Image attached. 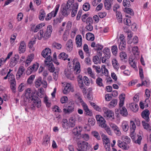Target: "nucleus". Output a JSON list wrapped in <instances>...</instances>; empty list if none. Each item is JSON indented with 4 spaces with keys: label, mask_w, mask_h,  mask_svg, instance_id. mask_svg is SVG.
I'll return each mask as SVG.
<instances>
[{
    "label": "nucleus",
    "mask_w": 151,
    "mask_h": 151,
    "mask_svg": "<svg viewBox=\"0 0 151 151\" xmlns=\"http://www.w3.org/2000/svg\"><path fill=\"white\" fill-rule=\"evenodd\" d=\"M116 16L118 22L120 23H122V18L121 12L119 11H116Z\"/></svg>",
    "instance_id": "nucleus-36"
},
{
    "label": "nucleus",
    "mask_w": 151,
    "mask_h": 151,
    "mask_svg": "<svg viewBox=\"0 0 151 151\" xmlns=\"http://www.w3.org/2000/svg\"><path fill=\"white\" fill-rule=\"evenodd\" d=\"M98 124L99 126L104 128L107 132L110 131V127L107 125L105 119L100 115H97L96 116Z\"/></svg>",
    "instance_id": "nucleus-2"
},
{
    "label": "nucleus",
    "mask_w": 151,
    "mask_h": 151,
    "mask_svg": "<svg viewBox=\"0 0 151 151\" xmlns=\"http://www.w3.org/2000/svg\"><path fill=\"white\" fill-rule=\"evenodd\" d=\"M103 112V116L107 119L112 120L114 119V112L109 109L107 108L104 107L102 109Z\"/></svg>",
    "instance_id": "nucleus-4"
},
{
    "label": "nucleus",
    "mask_w": 151,
    "mask_h": 151,
    "mask_svg": "<svg viewBox=\"0 0 151 151\" xmlns=\"http://www.w3.org/2000/svg\"><path fill=\"white\" fill-rule=\"evenodd\" d=\"M78 151H85L86 150L88 146V143L85 141H79L77 143Z\"/></svg>",
    "instance_id": "nucleus-6"
},
{
    "label": "nucleus",
    "mask_w": 151,
    "mask_h": 151,
    "mask_svg": "<svg viewBox=\"0 0 151 151\" xmlns=\"http://www.w3.org/2000/svg\"><path fill=\"white\" fill-rule=\"evenodd\" d=\"M76 95L77 96V98L79 101V102L81 103V104L82 106L86 104L82 100L81 96L79 95H78L77 94H76Z\"/></svg>",
    "instance_id": "nucleus-54"
},
{
    "label": "nucleus",
    "mask_w": 151,
    "mask_h": 151,
    "mask_svg": "<svg viewBox=\"0 0 151 151\" xmlns=\"http://www.w3.org/2000/svg\"><path fill=\"white\" fill-rule=\"evenodd\" d=\"M112 64L114 68L118 70L119 67V65L117 60L115 58H113L112 60Z\"/></svg>",
    "instance_id": "nucleus-28"
},
{
    "label": "nucleus",
    "mask_w": 151,
    "mask_h": 151,
    "mask_svg": "<svg viewBox=\"0 0 151 151\" xmlns=\"http://www.w3.org/2000/svg\"><path fill=\"white\" fill-rule=\"evenodd\" d=\"M74 108V104L73 101H70L68 104L67 109L64 108L63 111L65 114L70 113L73 111Z\"/></svg>",
    "instance_id": "nucleus-7"
},
{
    "label": "nucleus",
    "mask_w": 151,
    "mask_h": 151,
    "mask_svg": "<svg viewBox=\"0 0 151 151\" xmlns=\"http://www.w3.org/2000/svg\"><path fill=\"white\" fill-rule=\"evenodd\" d=\"M130 123V129L131 130V132H134L136 128V125L134 122L133 121H131Z\"/></svg>",
    "instance_id": "nucleus-47"
},
{
    "label": "nucleus",
    "mask_w": 151,
    "mask_h": 151,
    "mask_svg": "<svg viewBox=\"0 0 151 151\" xmlns=\"http://www.w3.org/2000/svg\"><path fill=\"white\" fill-rule=\"evenodd\" d=\"M126 12L127 14H129L133 16L134 15V12L133 10L130 8H128L127 9Z\"/></svg>",
    "instance_id": "nucleus-64"
},
{
    "label": "nucleus",
    "mask_w": 151,
    "mask_h": 151,
    "mask_svg": "<svg viewBox=\"0 0 151 151\" xmlns=\"http://www.w3.org/2000/svg\"><path fill=\"white\" fill-rule=\"evenodd\" d=\"M117 103V99H113L109 103V108H112L115 107Z\"/></svg>",
    "instance_id": "nucleus-44"
},
{
    "label": "nucleus",
    "mask_w": 151,
    "mask_h": 151,
    "mask_svg": "<svg viewBox=\"0 0 151 151\" xmlns=\"http://www.w3.org/2000/svg\"><path fill=\"white\" fill-rule=\"evenodd\" d=\"M68 100V98L66 96L62 97L60 99V102L62 104L65 103Z\"/></svg>",
    "instance_id": "nucleus-58"
},
{
    "label": "nucleus",
    "mask_w": 151,
    "mask_h": 151,
    "mask_svg": "<svg viewBox=\"0 0 151 151\" xmlns=\"http://www.w3.org/2000/svg\"><path fill=\"white\" fill-rule=\"evenodd\" d=\"M103 52L105 56L107 57V59H109L111 56L110 51L108 48H105L103 50Z\"/></svg>",
    "instance_id": "nucleus-34"
},
{
    "label": "nucleus",
    "mask_w": 151,
    "mask_h": 151,
    "mask_svg": "<svg viewBox=\"0 0 151 151\" xmlns=\"http://www.w3.org/2000/svg\"><path fill=\"white\" fill-rule=\"evenodd\" d=\"M51 54V50L49 48H46L42 52L41 55L44 58H46L45 60L49 61L52 60V58L50 56Z\"/></svg>",
    "instance_id": "nucleus-5"
},
{
    "label": "nucleus",
    "mask_w": 151,
    "mask_h": 151,
    "mask_svg": "<svg viewBox=\"0 0 151 151\" xmlns=\"http://www.w3.org/2000/svg\"><path fill=\"white\" fill-rule=\"evenodd\" d=\"M59 7L60 5L59 4H57L56 6L54 9L49 13L50 14L52 15L53 16V17H54L56 16L57 13L58 11Z\"/></svg>",
    "instance_id": "nucleus-31"
},
{
    "label": "nucleus",
    "mask_w": 151,
    "mask_h": 151,
    "mask_svg": "<svg viewBox=\"0 0 151 151\" xmlns=\"http://www.w3.org/2000/svg\"><path fill=\"white\" fill-rule=\"evenodd\" d=\"M73 48V41L71 39L69 40L67 42L65 46L66 50L68 52H71Z\"/></svg>",
    "instance_id": "nucleus-15"
},
{
    "label": "nucleus",
    "mask_w": 151,
    "mask_h": 151,
    "mask_svg": "<svg viewBox=\"0 0 151 151\" xmlns=\"http://www.w3.org/2000/svg\"><path fill=\"white\" fill-rule=\"evenodd\" d=\"M35 40H32L30 41L28 44V47L30 48H32L33 47V45L35 44Z\"/></svg>",
    "instance_id": "nucleus-61"
},
{
    "label": "nucleus",
    "mask_w": 151,
    "mask_h": 151,
    "mask_svg": "<svg viewBox=\"0 0 151 151\" xmlns=\"http://www.w3.org/2000/svg\"><path fill=\"white\" fill-rule=\"evenodd\" d=\"M53 46L58 50L61 49L62 47L61 44L58 43H54L53 44Z\"/></svg>",
    "instance_id": "nucleus-62"
},
{
    "label": "nucleus",
    "mask_w": 151,
    "mask_h": 151,
    "mask_svg": "<svg viewBox=\"0 0 151 151\" xmlns=\"http://www.w3.org/2000/svg\"><path fill=\"white\" fill-rule=\"evenodd\" d=\"M42 78L39 77L35 80V84L36 88H38L42 84Z\"/></svg>",
    "instance_id": "nucleus-41"
},
{
    "label": "nucleus",
    "mask_w": 151,
    "mask_h": 151,
    "mask_svg": "<svg viewBox=\"0 0 151 151\" xmlns=\"http://www.w3.org/2000/svg\"><path fill=\"white\" fill-rule=\"evenodd\" d=\"M122 139L125 144H129L131 141L130 138L126 136H122Z\"/></svg>",
    "instance_id": "nucleus-38"
},
{
    "label": "nucleus",
    "mask_w": 151,
    "mask_h": 151,
    "mask_svg": "<svg viewBox=\"0 0 151 151\" xmlns=\"http://www.w3.org/2000/svg\"><path fill=\"white\" fill-rule=\"evenodd\" d=\"M122 127L123 130L124 132H127L129 129V125L126 121H124L122 123Z\"/></svg>",
    "instance_id": "nucleus-35"
},
{
    "label": "nucleus",
    "mask_w": 151,
    "mask_h": 151,
    "mask_svg": "<svg viewBox=\"0 0 151 151\" xmlns=\"http://www.w3.org/2000/svg\"><path fill=\"white\" fill-rule=\"evenodd\" d=\"M104 144H107L110 143V141L107 137L103 134L101 135Z\"/></svg>",
    "instance_id": "nucleus-39"
},
{
    "label": "nucleus",
    "mask_w": 151,
    "mask_h": 151,
    "mask_svg": "<svg viewBox=\"0 0 151 151\" xmlns=\"http://www.w3.org/2000/svg\"><path fill=\"white\" fill-rule=\"evenodd\" d=\"M46 16V13L44 10L43 9H41L39 12V18L41 21H43Z\"/></svg>",
    "instance_id": "nucleus-29"
},
{
    "label": "nucleus",
    "mask_w": 151,
    "mask_h": 151,
    "mask_svg": "<svg viewBox=\"0 0 151 151\" xmlns=\"http://www.w3.org/2000/svg\"><path fill=\"white\" fill-rule=\"evenodd\" d=\"M129 107L134 112L137 111L139 109L138 105L135 103H132L130 104Z\"/></svg>",
    "instance_id": "nucleus-24"
},
{
    "label": "nucleus",
    "mask_w": 151,
    "mask_h": 151,
    "mask_svg": "<svg viewBox=\"0 0 151 151\" xmlns=\"http://www.w3.org/2000/svg\"><path fill=\"white\" fill-rule=\"evenodd\" d=\"M114 0H105L104 5L105 8L107 10L109 9L113 4Z\"/></svg>",
    "instance_id": "nucleus-23"
},
{
    "label": "nucleus",
    "mask_w": 151,
    "mask_h": 151,
    "mask_svg": "<svg viewBox=\"0 0 151 151\" xmlns=\"http://www.w3.org/2000/svg\"><path fill=\"white\" fill-rule=\"evenodd\" d=\"M25 96L29 101L32 102L31 105L30 107L32 110H35L36 107L40 108L41 106L40 99L36 96V90H32L30 88H28L25 91Z\"/></svg>",
    "instance_id": "nucleus-1"
},
{
    "label": "nucleus",
    "mask_w": 151,
    "mask_h": 151,
    "mask_svg": "<svg viewBox=\"0 0 151 151\" xmlns=\"http://www.w3.org/2000/svg\"><path fill=\"white\" fill-rule=\"evenodd\" d=\"M50 139V136L47 135L45 136L43 139L42 144L45 146L47 145L49 143Z\"/></svg>",
    "instance_id": "nucleus-26"
},
{
    "label": "nucleus",
    "mask_w": 151,
    "mask_h": 151,
    "mask_svg": "<svg viewBox=\"0 0 151 151\" xmlns=\"http://www.w3.org/2000/svg\"><path fill=\"white\" fill-rule=\"evenodd\" d=\"M65 75L66 77L71 80H73L74 79L73 75L71 72L68 70L65 73Z\"/></svg>",
    "instance_id": "nucleus-43"
},
{
    "label": "nucleus",
    "mask_w": 151,
    "mask_h": 151,
    "mask_svg": "<svg viewBox=\"0 0 151 151\" xmlns=\"http://www.w3.org/2000/svg\"><path fill=\"white\" fill-rule=\"evenodd\" d=\"M76 43L77 47H81L82 44V39L81 35H78L76 36Z\"/></svg>",
    "instance_id": "nucleus-20"
},
{
    "label": "nucleus",
    "mask_w": 151,
    "mask_h": 151,
    "mask_svg": "<svg viewBox=\"0 0 151 151\" xmlns=\"http://www.w3.org/2000/svg\"><path fill=\"white\" fill-rule=\"evenodd\" d=\"M96 83L97 85L100 87L104 86V85L103 83V80L100 77H99L96 79Z\"/></svg>",
    "instance_id": "nucleus-46"
},
{
    "label": "nucleus",
    "mask_w": 151,
    "mask_h": 151,
    "mask_svg": "<svg viewBox=\"0 0 151 151\" xmlns=\"http://www.w3.org/2000/svg\"><path fill=\"white\" fill-rule=\"evenodd\" d=\"M73 64L74 65V72L76 74L79 73L81 71L80 65L79 62L77 60L76 58L73 59Z\"/></svg>",
    "instance_id": "nucleus-9"
},
{
    "label": "nucleus",
    "mask_w": 151,
    "mask_h": 151,
    "mask_svg": "<svg viewBox=\"0 0 151 151\" xmlns=\"http://www.w3.org/2000/svg\"><path fill=\"white\" fill-rule=\"evenodd\" d=\"M73 87L70 84L68 83L65 87L63 90V92L64 94H67L70 91L73 92Z\"/></svg>",
    "instance_id": "nucleus-17"
},
{
    "label": "nucleus",
    "mask_w": 151,
    "mask_h": 151,
    "mask_svg": "<svg viewBox=\"0 0 151 151\" xmlns=\"http://www.w3.org/2000/svg\"><path fill=\"white\" fill-rule=\"evenodd\" d=\"M88 128L87 127H85L82 130L83 128L82 127L80 126H78V127H76V129H74V130L75 131H76V132H81L82 131H89L90 130L88 129H87V128Z\"/></svg>",
    "instance_id": "nucleus-32"
},
{
    "label": "nucleus",
    "mask_w": 151,
    "mask_h": 151,
    "mask_svg": "<svg viewBox=\"0 0 151 151\" xmlns=\"http://www.w3.org/2000/svg\"><path fill=\"white\" fill-rule=\"evenodd\" d=\"M45 36V32L43 30L41 29L37 33V37L39 40H41L43 38L45 40H47L48 38H45L44 37Z\"/></svg>",
    "instance_id": "nucleus-27"
},
{
    "label": "nucleus",
    "mask_w": 151,
    "mask_h": 151,
    "mask_svg": "<svg viewBox=\"0 0 151 151\" xmlns=\"http://www.w3.org/2000/svg\"><path fill=\"white\" fill-rule=\"evenodd\" d=\"M111 51L114 55H116L117 53L118 48L116 45H114L111 47Z\"/></svg>",
    "instance_id": "nucleus-49"
},
{
    "label": "nucleus",
    "mask_w": 151,
    "mask_h": 151,
    "mask_svg": "<svg viewBox=\"0 0 151 151\" xmlns=\"http://www.w3.org/2000/svg\"><path fill=\"white\" fill-rule=\"evenodd\" d=\"M52 60H45V65L48 66V69L50 72L53 73L55 70V68L52 63Z\"/></svg>",
    "instance_id": "nucleus-12"
},
{
    "label": "nucleus",
    "mask_w": 151,
    "mask_h": 151,
    "mask_svg": "<svg viewBox=\"0 0 151 151\" xmlns=\"http://www.w3.org/2000/svg\"><path fill=\"white\" fill-rule=\"evenodd\" d=\"M93 61L95 64L100 63L101 62L100 59L97 56H95L93 57Z\"/></svg>",
    "instance_id": "nucleus-55"
},
{
    "label": "nucleus",
    "mask_w": 151,
    "mask_h": 151,
    "mask_svg": "<svg viewBox=\"0 0 151 151\" xmlns=\"http://www.w3.org/2000/svg\"><path fill=\"white\" fill-rule=\"evenodd\" d=\"M64 17L61 15H59L58 18H57L56 19H54L53 20L54 23V24H57L58 23H60L63 20Z\"/></svg>",
    "instance_id": "nucleus-45"
},
{
    "label": "nucleus",
    "mask_w": 151,
    "mask_h": 151,
    "mask_svg": "<svg viewBox=\"0 0 151 151\" xmlns=\"http://www.w3.org/2000/svg\"><path fill=\"white\" fill-rule=\"evenodd\" d=\"M142 124L144 129L147 130H150V126L148 124L146 123L145 121H142Z\"/></svg>",
    "instance_id": "nucleus-51"
},
{
    "label": "nucleus",
    "mask_w": 151,
    "mask_h": 151,
    "mask_svg": "<svg viewBox=\"0 0 151 151\" xmlns=\"http://www.w3.org/2000/svg\"><path fill=\"white\" fill-rule=\"evenodd\" d=\"M109 125L111 128L115 132H120L119 128L115 124L109 123Z\"/></svg>",
    "instance_id": "nucleus-30"
},
{
    "label": "nucleus",
    "mask_w": 151,
    "mask_h": 151,
    "mask_svg": "<svg viewBox=\"0 0 151 151\" xmlns=\"http://www.w3.org/2000/svg\"><path fill=\"white\" fill-rule=\"evenodd\" d=\"M119 56L122 60L126 59L127 58V54L124 51H122L120 52Z\"/></svg>",
    "instance_id": "nucleus-50"
},
{
    "label": "nucleus",
    "mask_w": 151,
    "mask_h": 151,
    "mask_svg": "<svg viewBox=\"0 0 151 151\" xmlns=\"http://www.w3.org/2000/svg\"><path fill=\"white\" fill-rule=\"evenodd\" d=\"M112 95L110 94H106L105 95V99L106 101H110L112 98Z\"/></svg>",
    "instance_id": "nucleus-63"
},
{
    "label": "nucleus",
    "mask_w": 151,
    "mask_h": 151,
    "mask_svg": "<svg viewBox=\"0 0 151 151\" xmlns=\"http://www.w3.org/2000/svg\"><path fill=\"white\" fill-rule=\"evenodd\" d=\"M88 73L89 75L93 79H95L96 76L93 73L92 70L90 68H88L87 69Z\"/></svg>",
    "instance_id": "nucleus-52"
},
{
    "label": "nucleus",
    "mask_w": 151,
    "mask_h": 151,
    "mask_svg": "<svg viewBox=\"0 0 151 151\" xmlns=\"http://www.w3.org/2000/svg\"><path fill=\"white\" fill-rule=\"evenodd\" d=\"M123 105L120 106L119 105V109H116V112L119 113L123 116H125L127 115V112L126 108L123 106Z\"/></svg>",
    "instance_id": "nucleus-14"
},
{
    "label": "nucleus",
    "mask_w": 151,
    "mask_h": 151,
    "mask_svg": "<svg viewBox=\"0 0 151 151\" xmlns=\"http://www.w3.org/2000/svg\"><path fill=\"white\" fill-rule=\"evenodd\" d=\"M86 38L88 40L93 41L94 40V35L90 32L87 33L86 35Z\"/></svg>",
    "instance_id": "nucleus-33"
},
{
    "label": "nucleus",
    "mask_w": 151,
    "mask_h": 151,
    "mask_svg": "<svg viewBox=\"0 0 151 151\" xmlns=\"http://www.w3.org/2000/svg\"><path fill=\"white\" fill-rule=\"evenodd\" d=\"M74 138L77 139H79L82 138V135L81 133H73Z\"/></svg>",
    "instance_id": "nucleus-57"
},
{
    "label": "nucleus",
    "mask_w": 151,
    "mask_h": 151,
    "mask_svg": "<svg viewBox=\"0 0 151 151\" xmlns=\"http://www.w3.org/2000/svg\"><path fill=\"white\" fill-rule=\"evenodd\" d=\"M124 23L128 26H130L131 24L130 20L127 18H125L124 19Z\"/></svg>",
    "instance_id": "nucleus-59"
},
{
    "label": "nucleus",
    "mask_w": 151,
    "mask_h": 151,
    "mask_svg": "<svg viewBox=\"0 0 151 151\" xmlns=\"http://www.w3.org/2000/svg\"><path fill=\"white\" fill-rule=\"evenodd\" d=\"M90 8V5L88 3H85L83 5V10L87 11L89 10Z\"/></svg>",
    "instance_id": "nucleus-53"
},
{
    "label": "nucleus",
    "mask_w": 151,
    "mask_h": 151,
    "mask_svg": "<svg viewBox=\"0 0 151 151\" xmlns=\"http://www.w3.org/2000/svg\"><path fill=\"white\" fill-rule=\"evenodd\" d=\"M85 115L91 116H92L93 113L91 110L90 109L87 104L82 106Z\"/></svg>",
    "instance_id": "nucleus-18"
},
{
    "label": "nucleus",
    "mask_w": 151,
    "mask_h": 151,
    "mask_svg": "<svg viewBox=\"0 0 151 151\" xmlns=\"http://www.w3.org/2000/svg\"><path fill=\"white\" fill-rule=\"evenodd\" d=\"M120 99L119 104L120 106L124 105V100L125 99L124 96L123 94H121L119 96Z\"/></svg>",
    "instance_id": "nucleus-48"
},
{
    "label": "nucleus",
    "mask_w": 151,
    "mask_h": 151,
    "mask_svg": "<svg viewBox=\"0 0 151 151\" xmlns=\"http://www.w3.org/2000/svg\"><path fill=\"white\" fill-rule=\"evenodd\" d=\"M26 44L24 41H21L20 44L19 48V53H24L26 50Z\"/></svg>",
    "instance_id": "nucleus-21"
},
{
    "label": "nucleus",
    "mask_w": 151,
    "mask_h": 151,
    "mask_svg": "<svg viewBox=\"0 0 151 151\" xmlns=\"http://www.w3.org/2000/svg\"><path fill=\"white\" fill-rule=\"evenodd\" d=\"M59 59H61L64 60H67L68 57V55L66 53L63 52L61 53L58 56Z\"/></svg>",
    "instance_id": "nucleus-40"
},
{
    "label": "nucleus",
    "mask_w": 151,
    "mask_h": 151,
    "mask_svg": "<svg viewBox=\"0 0 151 151\" xmlns=\"http://www.w3.org/2000/svg\"><path fill=\"white\" fill-rule=\"evenodd\" d=\"M149 111L148 109H145L141 113V116L147 122L150 120Z\"/></svg>",
    "instance_id": "nucleus-16"
},
{
    "label": "nucleus",
    "mask_w": 151,
    "mask_h": 151,
    "mask_svg": "<svg viewBox=\"0 0 151 151\" xmlns=\"http://www.w3.org/2000/svg\"><path fill=\"white\" fill-rule=\"evenodd\" d=\"M29 67L30 68V69L32 70L33 72H35L37 70L39 67V65L38 63H35L32 65L30 66Z\"/></svg>",
    "instance_id": "nucleus-37"
},
{
    "label": "nucleus",
    "mask_w": 151,
    "mask_h": 151,
    "mask_svg": "<svg viewBox=\"0 0 151 151\" xmlns=\"http://www.w3.org/2000/svg\"><path fill=\"white\" fill-rule=\"evenodd\" d=\"M25 70V68L24 66H20L19 67L16 75L17 80H19L20 79L22 76L24 74Z\"/></svg>",
    "instance_id": "nucleus-13"
},
{
    "label": "nucleus",
    "mask_w": 151,
    "mask_h": 151,
    "mask_svg": "<svg viewBox=\"0 0 151 151\" xmlns=\"http://www.w3.org/2000/svg\"><path fill=\"white\" fill-rule=\"evenodd\" d=\"M72 7L70 8V11L72 10L71 16L72 17H75L78 8V3L72 4Z\"/></svg>",
    "instance_id": "nucleus-11"
},
{
    "label": "nucleus",
    "mask_w": 151,
    "mask_h": 151,
    "mask_svg": "<svg viewBox=\"0 0 151 151\" xmlns=\"http://www.w3.org/2000/svg\"><path fill=\"white\" fill-rule=\"evenodd\" d=\"M74 2V0H69L67 2L65 7H63L61 10L62 16H67L70 13V8L72 7V4Z\"/></svg>",
    "instance_id": "nucleus-3"
},
{
    "label": "nucleus",
    "mask_w": 151,
    "mask_h": 151,
    "mask_svg": "<svg viewBox=\"0 0 151 151\" xmlns=\"http://www.w3.org/2000/svg\"><path fill=\"white\" fill-rule=\"evenodd\" d=\"M139 74L140 78L141 79L142 82V84L143 86L147 87L149 86L150 84L149 81L148 79H146L144 81H143V79L144 78L143 69L142 68L139 69Z\"/></svg>",
    "instance_id": "nucleus-8"
},
{
    "label": "nucleus",
    "mask_w": 151,
    "mask_h": 151,
    "mask_svg": "<svg viewBox=\"0 0 151 151\" xmlns=\"http://www.w3.org/2000/svg\"><path fill=\"white\" fill-rule=\"evenodd\" d=\"M91 45L92 47L94 48V50L97 51L101 50L103 48L102 45L99 43L96 44V43L94 42H92Z\"/></svg>",
    "instance_id": "nucleus-22"
},
{
    "label": "nucleus",
    "mask_w": 151,
    "mask_h": 151,
    "mask_svg": "<svg viewBox=\"0 0 151 151\" xmlns=\"http://www.w3.org/2000/svg\"><path fill=\"white\" fill-rule=\"evenodd\" d=\"M102 72L105 76H108L109 75V71L106 68L105 65H103L101 67Z\"/></svg>",
    "instance_id": "nucleus-42"
},
{
    "label": "nucleus",
    "mask_w": 151,
    "mask_h": 151,
    "mask_svg": "<svg viewBox=\"0 0 151 151\" xmlns=\"http://www.w3.org/2000/svg\"><path fill=\"white\" fill-rule=\"evenodd\" d=\"M88 122L89 125L92 126L95 124V121L94 119L89 118L88 120Z\"/></svg>",
    "instance_id": "nucleus-60"
},
{
    "label": "nucleus",
    "mask_w": 151,
    "mask_h": 151,
    "mask_svg": "<svg viewBox=\"0 0 151 151\" xmlns=\"http://www.w3.org/2000/svg\"><path fill=\"white\" fill-rule=\"evenodd\" d=\"M35 77V75H31L28 78L27 80V83L29 84H31L32 83Z\"/></svg>",
    "instance_id": "nucleus-56"
},
{
    "label": "nucleus",
    "mask_w": 151,
    "mask_h": 151,
    "mask_svg": "<svg viewBox=\"0 0 151 151\" xmlns=\"http://www.w3.org/2000/svg\"><path fill=\"white\" fill-rule=\"evenodd\" d=\"M19 58V57L17 54L15 55L14 57H12L9 63L10 66L11 68L14 67L17 63Z\"/></svg>",
    "instance_id": "nucleus-10"
},
{
    "label": "nucleus",
    "mask_w": 151,
    "mask_h": 151,
    "mask_svg": "<svg viewBox=\"0 0 151 151\" xmlns=\"http://www.w3.org/2000/svg\"><path fill=\"white\" fill-rule=\"evenodd\" d=\"M52 30V27L51 25H49L47 27L46 31L45 32V38H48L51 36Z\"/></svg>",
    "instance_id": "nucleus-19"
},
{
    "label": "nucleus",
    "mask_w": 151,
    "mask_h": 151,
    "mask_svg": "<svg viewBox=\"0 0 151 151\" xmlns=\"http://www.w3.org/2000/svg\"><path fill=\"white\" fill-rule=\"evenodd\" d=\"M135 61L136 60L132 58L131 57H130L129 58V63L131 66L134 69H136L137 67Z\"/></svg>",
    "instance_id": "nucleus-25"
}]
</instances>
